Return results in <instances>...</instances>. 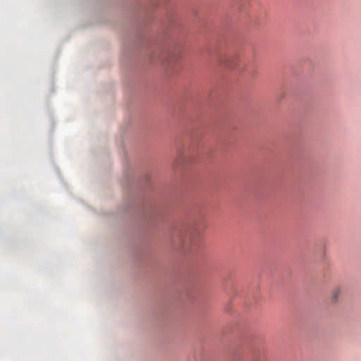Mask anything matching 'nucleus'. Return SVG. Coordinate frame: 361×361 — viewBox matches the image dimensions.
Wrapping results in <instances>:
<instances>
[{"mask_svg":"<svg viewBox=\"0 0 361 361\" xmlns=\"http://www.w3.org/2000/svg\"><path fill=\"white\" fill-rule=\"evenodd\" d=\"M341 294V288L339 287H337L334 288L331 295V302H336L338 299L339 298L340 295Z\"/></svg>","mask_w":361,"mask_h":361,"instance_id":"nucleus-2","label":"nucleus"},{"mask_svg":"<svg viewBox=\"0 0 361 361\" xmlns=\"http://www.w3.org/2000/svg\"><path fill=\"white\" fill-rule=\"evenodd\" d=\"M171 237L184 249L191 251L197 249L202 240L201 231L196 226H178L173 230Z\"/></svg>","mask_w":361,"mask_h":361,"instance_id":"nucleus-1","label":"nucleus"},{"mask_svg":"<svg viewBox=\"0 0 361 361\" xmlns=\"http://www.w3.org/2000/svg\"><path fill=\"white\" fill-rule=\"evenodd\" d=\"M248 1L249 0H234V2L236 4V6L239 7H243L248 2Z\"/></svg>","mask_w":361,"mask_h":361,"instance_id":"nucleus-4","label":"nucleus"},{"mask_svg":"<svg viewBox=\"0 0 361 361\" xmlns=\"http://www.w3.org/2000/svg\"><path fill=\"white\" fill-rule=\"evenodd\" d=\"M180 58V56L179 54H171L170 56H169V64L171 66L172 65L173 63L176 62L178 61Z\"/></svg>","mask_w":361,"mask_h":361,"instance_id":"nucleus-3","label":"nucleus"}]
</instances>
